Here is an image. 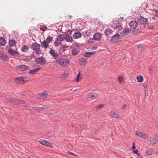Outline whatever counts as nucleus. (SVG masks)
I'll use <instances>...</instances> for the list:
<instances>
[{
    "label": "nucleus",
    "instance_id": "obj_42",
    "mask_svg": "<svg viewBox=\"0 0 158 158\" xmlns=\"http://www.w3.org/2000/svg\"><path fill=\"white\" fill-rule=\"evenodd\" d=\"M25 101H24L21 100L17 99V104H21L24 103Z\"/></svg>",
    "mask_w": 158,
    "mask_h": 158
},
{
    "label": "nucleus",
    "instance_id": "obj_34",
    "mask_svg": "<svg viewBox=\"0 0 158 158\" xmlns=\"http://www.w3.org/2000/svg\"><path fill=\"white\" fill-rule=\"evenodd\" d=\"M89 96L93 99L98 98L99 97V95L95 94H91L89 95Z\"/></svg>",
    "mask_w": 158,
    "mask_h": 158
},
{
    "label": "nucleus",
    "instance_id": "obj_15",
    "mask_svg": "<svg viewBox=\"0 0 158 158\" xmlns=\"http://www.w3.org/2000/svg\"><path fill=\"white\" fill-rule=\"evenodd\" d=\"M120 37V35L118 34L114 35L111 39V41L112 43L115 42L118 40Z\"/></svg>",
    "mask_w": 158,
    "mask_h": 158
},
{
    "label": "nucleus",
    "instance_id": "obj_57",
    "mask_svg": "<svg viewBox=\"0 0 158 158\" xmlns=\"http://www.w3.org/2000/svg\"><path fill=\"white\" fill-rule=\"evenodd\" d=\"M152 19L154 20H155L156 19H155V17H152Z\"/></svg>",
    "mask_w": 158,
    "mask_h": 158
},
{
    "label": "nucleus",
    "instance_id": "obj_40",
    "mask_svg": "<svg viewBox=\"0 0 158 158\" xmlns=\"http://www.w3.org/2000/svg\"><path fill=\"white\" fill-rule=\"evenodd\" d=\"M48 109V107L47 106H44L43 107H40L39 108V111H41L42 110H46Z\"/></svg>",
    "mask_w": 158,
    "mask_h": 158
},
{
    "label": "nucleus",
    "instance_id": "obj_44",
    "mask_svg": "<svg viewBox=\"0 0 158 158\" xmlns=\"http://www.w3.org/2000/svg\"><path fill=\"white\" fill-rule=\"evenodd\" d=\"M67 153L68 154L71 155V156H77L76 155H75V154H74V153H73L72 152H71L68 151L67 152Z\"/></svg>",
    "mask_w": 158,
    "mask_h": 158
},
{
    "label": "nucleus",
    "instance_id": "obj_12",
    "mask_svg": "<svg viewBox=\"0 0 158 158\" xmlns=\"http://www.w3.org/2000/svg\"><path fill=\"white\" fill-rule=\"evenodd\" d=\"M17 99L14 98H10L7 99L6 102L9 104H17Z\"/></svg>",
    "mask_w": 158,
    "mask_h": 158
},
{
    "label": "nucleus",
    "instance_id": "obj_62",
    "mask_svg": "<svg viewBox=\"0 0 158 158\" xmlns=\"http://www.w3.org/2000/svg\"><path fill=\"white\" fill-rule=\"evenodd\" d=\"M97 48V47H95V49H96Z\"/></svg>",
    "mask_w": 158,
    "mask_h": 158
},
{
    "label": "nucleus",
    "instance_id": "obj_29",
    "mask_svg": "<svg viewBox=\"0 0 158 158\" xmlns=\"http://www.w3.org/2000/svg\"><path fill=\"white\" fill-rule=\"evenodd\" d=\"M29 47L27 45L23 46L21 48V51L25 52H27L29 50Z\"/></svg>",
    "mask_w": 158,
    "mask_h": 158
},
{
    "label": "nucleus",
    "instance_id": "obj_25",
    "mask_svg": "<svg viewBox=\"0 0 158 158\" xmlns=\"http://www.w3.org/2000/svg\"><path fill=\"white\" fill-rule=\"evenodd\" d=\"M65 39V36L63 34L59 35L57 38V40L58 41L61 42L63 41Z\"/></svg>",
    "mask_w": 158,
    "mask_h": 158
},
{
    "label": "nucleus",
    "instance_id": "obj_6",
    "mask_svg": "<svg viewBox=\"0 0 158 158\" xmlns=\"http://www.w3.org/2000/svg\"><path fill=\"white\" fill-rule=\"evenodd\" d=\"M30 68L29 66L24 64L20 65L16 67L17 70L21 71H27L29 70Z\"/></svg>",
    "mask_w": 158,
    "mask_h": 158
},
{
    "label": "nucleus",
    "instance_id": "obj_7",
    "mask_svg": "<svg viewBox=\"0 0 158 158\" xmlns=\"http://www.w3.org/2000/svg\"><path fill=\"white\" fill-rule=\"evenodd\" d=\"M135 135L137 136H139L145 139L148 138L149 136L146 133L141 132L137 131L135 133Z\"/></svg>",
    "mask_w": 158,
    "mask_h": 158
},
{
    "label": "nucleus",
    "instance_id": "obj_64",
    "mask_svg": "<svg viewBox=\"0 0 158 158\" xmlns=\"http://www.w3.org/2000/svg\"><path fill=\"white\" fill-rule=\"evenodd\" d=\"M71 17V15H70V17Z\"/></svg>",
    "mask_w": 158,
    "mask_h": 158
},
{
    "label": "nucleus",
    "instance_id": "obj_22",
    "mask_svg": "<svg viewBox=\"0 0 158 158\" xmlns=\"http://www.w3.org/2000/svg\"><path fill=\"white\" fill-rule=\"evenodd\" d=\"M0 60L5 61H8L9 60V58L6 55L4 54H0Z\"/></svg>",
    "mask_w": 158,
    "mask_h": 158
},
{
    "label": "nucleus",
    "instance_id": "obj_49",
    "mask_svg": "<svg viewBox=\"0 0 158 158\" xmlns=\"http://www.w3.org/2000/svg\"><path fill=\"white\" fill-rule=\"evenodd\" d=\"M39 107H32V109L34 111L36 110L37 111H39Z\"/></svg>",
    "mask_w": 158,
    "mask_h": 158
},
{
    "label": "nucleus",
    "instance_id": "obj_2",
    "mask_svg": "<svg viewBox=\"0 0 158 158\" xmlns=\"http://www.w3.org/2000/svg\"><path fill=\"white\" fill-rule=\"evenodd\" d=\"M40 45L37 42L33 43L31 45V48L32 50H35V53L38 56H39L41 52V50L40 48Z\"/></svg>",
    "mask_w": 158,
    "mask_h": 158
},
{
    "label": "nucleus",
    "instance_id": "obj_53",
    "mask_svg": "<svg viewBox=\"0 0 158 158\" xmlns=\"http://www.w3.org/2000/svg\"><path fill=\"white\" fill-rule=\"evenodd\" d=\"M135 142H134L133 143V146L132 147V149H133V150H134L135 148Z\"/></svg>",
    "mask_w": 158,
    "mask_h": 158
},
{
    "label": "nucleus",
    "instance_id": "obj_48",
    "mask_svg": "<svg viewBox=\"0 0 158 158\" xmlns=\"http://www.w3.org/2000/svg\"><path fill=\"white\" fill-rule=\"evenodd\" d=\"M143 86L145 90L147 91L148 90V88L147 87V84L145 83L143 84Z\"/></svg>",
    "mask_w": 158,
    "mask_h": 158
},
{
    "label": "nucleus",
    "instance_id": "obj_63",
    "mask_svg": "<svg viewBox=\"0 0 158 158\" xmlns=\"http://www.w3.org/2000/svg\"><path fill=\"white\" fill-rule=\"evenodd\" d=\"M130 158H133V157H131Z\"/></svg>",
    "mask_w": 158,
    "mask_h": 158
},
{
    "label": "nucleus",
    "instance_id": "obj_31",
    "mask_svg": "<svg viewBox=\"0 0 158 158\" xmlns=\"http://www.w3.org/2000/svg\"><path fill=\"white\" fill-rule=\"evenodd\" d=\"M113 31L110 29L107 28L106 29L105 32V34L107 36L113 34Z\"/></svg>",
    "mask_w": 158,
    "mask_h": 158
},
{
    "label": "nucleus",
    "instance_id": "obj_37",
    "mask_svg": "<svg viewBox=\"0 0 158 158\" xmlns=\"http://www.w3.org/2000/svg\"><path fill=\"white\" fill-rule=\"evenodd\" d=\"M53 40V37L52 36H48L46 39V41L48 43H50Z\"/></svg>",
    "mask_w": 158,
    "mask_h": 158
},
{
    "label": "nucleus",
    "instance_id": "obj_47",
    "mask_svg": "<svg viewBox=\"0 0 158 158\" xmlns=\"http://www.w3.org/2000/svg\"><path fill=\"white\" fill-rule=\"evenodd\" d=\"M144 46L143 45H141L138 47V49L140 51H141L142 50Z\"/></svg>",
    "mask_w": 158,
    "mask_h": 158
},
{
    "label": "nucleus",
    "instance_id": "obj_58",
    "mask_svg": "<svg viewBox=\"0 0 158 158\" xmlns=\"http://www.w3.org/2000/svg\"><path fill=\"white\" fill-rule=\"evenodd\" d=\"M138 156H139V158H142L141 156H140V155H139Z\"/></svg>",
    "mask_w": 158,
    "mask_h": 158
},
{
    "label": "nucleus",
    "instance_id": "obj_36",
    "mask_svg": "<svg viewBox=\"0 0 158 158\" xmlns=\"http://www.w3.org/2000/svg\"><path fill=\"white\" fill-rule=\"evenodd\" d=\"M84 37L85 38H88L90 35V32L88 30L84 32L83 33Z\"/></svg>",
    "mask_w": 158,
    "mask_h": 158
},
{
    "label": "nucleus",
    "instance_id": "obj_51",
    "mask_svg": "<svg viewBox=\"0 0 158 158\" xmlns=\"http://www.w3.org/2000/svg\"><path fill=\"white\" fill-rule=\"evenodd\" d=\"M133 152L134 153L137 154L138 155H139V154L138 153V151L137 149H136L135 150H133Z\"/></svg>",
    "mask_w": 158,
    "mask_h": 158
},
{
    "label": "nucleus",
    "instance_id": "obj_20",
    "mask_svg": "<svg viewBox=\"0 0 158 158\" xmlns=\"http://www.w3.org/2000/svg\"><path fill=\"white\" fill-rule=\"evenodd\" d=\"M70 73L68 70H65L64 71L63 74L61 75V78L64 79L66 78L69 75Z\"/></svg>",
    "mask_w": 158,
    "mask_h": 158
},
{
    "label": "nucleus",
    "instance_id": "obj_17",
    "mask_svg": "<svg viewBox=\"0 0 158 158\" xmlns=\"http://www.w3.org/2000/svg\"><path fill=\"white\" fill-rule=\"evenodd\" d=\"M87 61V59L84 57L81 58L79 60L80 64L83 66L85 65L86 64Z\"/></svg>",
    "mask_w": 158,
    "mask_h": 158
},
{
    "label": "nucleus",
    "instance_id": "obj_50",
    "mask_svg": "<svg viewBox=\"0 0 158 158\" xmlns=\"http://www.w3.org/2000/svg\"><path fill=\"white\" fill-rule=\"evenodd\" d=\"M118 81L120 83H121V82H123V79L122 78V77H119L118 78Z\"/></svg>",
    "mask_w": 158,
    "mask_h": 158
},
{
    "label": "nucleus",
    "instance_id": "obj_4",
    "mask_svg": "<svg viewBox=\"0 0 158 158\" xmlns=\"http://www.w3.org/2000/svg\"><path fill=\"white\" fill-rule=\"evenodd\" d=\"M80 50V47L77 44L73 45L72 49L71 54L73 56L77 55L79 53Z\"/></svg>",
    "mask_w": 158,
    "mask_h": 158
},
{
    "label": "nucleus",
    "instance_id": "obj_10",
    "mask_svg": "<svg viewBox=\"0 0 158 158\" xmlns=\"http://www.w3.org/2000/svg\"><path fill=\"white\" fill-rule=\"evenodd\" d=\"M129 25L131 28L135 29L137 28L138 24L136 21H132L129 23Z\"/></svg>",
    "mask_w": 158,
    "mask_h": 158
},
{
    "label": "nucleus",
    "instance_id": "obj_33",
    "mask_svg": "<svg viewBox=\"0 0 158 158\" xmlns=\"http://www.w3.org/2000/svg\"><path fill=\"white\" fill-rule=\"evenodd\" d=\"M154 153V150L153 149H149L146 152V155L148 156L151 155Z\"/></svg>",
    "mask_w": 158,
    "mask_h": 158
},
{
    "label": "nucleus",
    "instance_id": "obj_8",
    "mask_svg": "<svg viewBox=\"0 0 158 158\" xmlns=\"http://www.w3.org/2000/svg\"><path fill=\"white\" fill-rule=\"evenodd\" d=\"M39 142L41 144L45 146L48 147H52V143L44 139L40 140Z\"/></svg>",
    "mask_w": 158,
    "mask_h": 158
},
{
    "label": "nucleus",
    "instance_id": "obj_9",
    "mask_svg": "<svg viewBox=\"0 0 158 158\" xmlns=\"http://www.w3.org/2000/svg\"><path fill=\"white\" fill-rule=\"evenodd\" d=\"M131 31V30L130 29L126 28L120 34V35L121 36H125L129 34Z\"/></svg>",
    "mask_w": 158,
    "mask_h": 158
},
{
    "label": "nucleus",
    "instance_id": "obj_19",
    "mask_svg": "<svg viewBox=\"0 0 158 158\" xmlns=\"http://www.w3.org/2000/svg\"><path fill=\"white\" fill-rule=\"evenodd\" d=\"M114 29L119 30L123 29V24L120 22H118L116 23L114 26Z\"/></svg>",
    "mask_w": 158,
    "mask_h": 158
},
{
    "label": "nucleus",
    "instance_id": "obj_45",
    "mask_svg": "<svg viewBox=\"0 0 158 158\" xmlns=\"http://www.w3.org/2000/svg\"><path fill=\"white\" fill-rule=\"evenodd\" d=\"M60 44L61 42H58L57 41H55L54 42V45L56 47L58 46Z\"/></svg>",
    "mask_w": 158,
    "mask_h": 158
},
{
    "label": "nucleus",
    "instance_id": "obj_56",
    "mask_svg": "<svg viewBox=\"0 0 158 158\" xmlns=\"http://www.w3.org/2000/svg\"><path fill=\"white\" fill-rule=\"evenodd\" d=\"M24 106L25 107H28V108L30 107V106H28L27 105H24Z\"/></svg>",
    "mask_w": 158,
    "mask_h": 158
},
{
    "label": "nucleus",
    "instance_id": "obj_28",
    "mask_svg": "<svg viewBox=\"0 0 158 158\" xmlns=\"http://www.w3.org/2000/svg\"><path fill=\"white\" fill-rule=\"evenodd\" d=\"M156 138H155L154 136H153V137H150V143L151 145L155 144L156 143L157 139H156Z\"/></svg>",
    "mask_w": 158,
    "mask_h": 158
},
{
    "label": "nucleus",
    "instance_id": "obj_13",
    "mask_svg": "<svg viewBox=\"0 0 158 158\" xmlns=\"http://www.w3.org/2000/svg\"><path fill=\"white\" fill-rule=\"evenodd\" d=\"M8 52L10 55L15 56H17L18 55H19L17 51H15V50L12 49L9 50Z\"/></svg>",
    "mask_w": 158,
    "mask_h": 158
},
{
    "label": "nucleus",
    "instance_id": "obj_32",
    "mask_svg": "<svg viewBox=\"0 0 158 158\" xmlns=\"http://www.w3.org/2000/svg\"><path fill=\"white\" fill-rule=\"evenodd\" d=\"M6 43L5 39L2 37H0V46H4Z\"/></svg>",
    "mask_w": 158,
    "mask_h": 158
},
{
    "label": "nucleus",
    "instance_id": "obj_35",
    "mask_svg": "<svg viewBox=\"0 0 158 158\" xmlns=\"http://www.w3.org/2000/svg\"><path fill=\"white\" fill-rule=\"evenodd\" d=\"M9 45L10 46L12 47L15 45L16 41L15 40H10L9 42Z\"/></svg>",
    "mask_w": 158,
    "mask_h": 158
},
{
    "label": "nucleus",
    "instance_id": "obj_14",
    "mask_svg": "<svg viewBox=\"0 0 158 158\" xmlns=\"http://www.w3.org/2000/svg\"><path fill=\"white\" fill-rule=\"evenodd\" d=\"M50 54L52 56V58L54 59H56L58 57V54L57 52H56L53 50L51 49L49 52Z\"/></svg>",
    "mask_w": 158,
    "mask_h": 158
},
{
    "label": "nucleus",
    "instance_id": "obj_1",
    "mask_svg": "<svg viewBox=\"0 0 158 158\" xmlns=\"http://www.w3.org/2000/svg\"><path fill=\"white\" fill-rule=\"evenodd\" d=\"M56 62L60 66L64 68H67L69 65L70 61L67 59L60 58L57 59Z\"/></svg>",
    "mask_w": 158,
    "mask_h": 158
},
{
    "label": "nucleus",
    "instance_id": "obj_54",
    "mask_svg": "<svg viewBox=\"0 0 158 158\" xmlns=\"http://www.w3.org/2000/svg\"><path fill=\"white\" fill-rule=\"evenodd\" d=\"M24 60L26 61H27L29 60V58H25Z\"/></svg>",
    "mask_w": 158,
    "mask_h": 158
},
{
    "label": "nucleus",
    "instance_id": "obj_59",
    "mask_svg": "<svg viewBox=\"0 0 158 158\" xmlns=\"http://www.w3.org/2000/svg\"><path fill=\"white\" fill-rule=\"evenodd\" d=\"M88 43H91V42L90 41H89V40H88Z\"/></svg>",
    "mask_w": 158,
    "mask_h": 158
},
{
    "label": "nucleus",
    "instance_id": "obj_39",
    "mask_svg": "<svg viewBox=\"0 0 158 158\" xmlns=\"http://www.w3.org/2000/svg\"><path fill=\"white\" fill-rule=\"evenodd\" d=\"M40 29L42 31H44L47 29V27L46 25H43L40 28Z\"/></svg>",
    "mask_w": 158,
    "mask_h": 158
},
{
    "label": "nucleus",
    "instance_id": "obj_41",
    "mask_svg": "<svg viewBox=\"0 0 158 158\" xmlns=\"http://www.w3.org/2000/svg\"><path fill=\"white\" fill-rule=\"evenodd\" d=\"M67 42H70L72 41L73 40L71 37H66L65 36V39H64Z\"/></svg>",
    "mask_w": 158,
    "mask_h": 158
},
{
    "label": "nucleus",
    "instance_id": "obj_16",
    "mask_svg": "<svg viewBox=\"0 0 158 158\" xmlns=\"http://www.w3.org/2000/svg\"><path fill=\"white\" fill-rule=\"evenodd\" d=\"M110 114L111 115V116L112 118L117 119L120 118V117L119 114L112 110L110 111Z\"/></svg>",
    "mask_w": 158,
    "mask_h": 158
},
{
    "label": "nucleus",
    "instance_id": "obj_61",
    "mask_svg": "<svg viewBox=\"0 0 158 158\" xmlns=\"http://www.w3.org/2000/svg\"><path fill=\"white\" fill-rule=\"evenodd\" d=\"M72 126L73 127H74V124H73L72 125Z\"/></svg>",
    "mask_w": 158,
    "mask_h": 158
},
{
    "label": "nucleus",
    "instance_id": "obj_23",
    "mask_svg": "<svg viewBox=\"0 0 158 158\" xmlns=\"http://www.w3.org/2000/svg\"><path fill=\"white\" fill-rule=\"evenodd\" d=\"M101 37L102 35L100 34L96 33L93 36V39L94 40H100Z\"/></svg>",
    "mask_w": 158,
    "mask_h": 158
},
{
    "label": "nucleus",
    "instance_id": "obj_27",
    "mask_svg": "<svg viewBox=\"0 0 158 158\" xmlns=\"http://www.w3.org/2000/svg\"><path fill=\"white\" fill-rule=\"evenodd\" d=\"M49 46L48 44L46 41V40H44L41 43V46L42 48L46 49Z\"/></svg>",
    "mask_w": 158,
    "mask_h": 158
},
{
    "label": "nucleus",
    "instance_id": "obj_24",
    "mask_svg": "<svg viewBox=\"0 0 158 158\" xmlns=\"http://www.w3.org/2000/svg\"><path fill=\"white\" fill-rule=\"evenodd\" d=\"M81 36V33L79 31H77L73 34V38L74 39H77L80 37Z\"/></svg>",
    "mask_w": 158,
    "mask_h": 158
},
{
    "label": "nucleus",
    "instance_id": "obj_30",
    "mask_svg": "<svg viewBox=\"0 0 158 158\" xmlns=\"http://www.w3.org/2000/svg\"><path fill=\"white\" fill-rule=\"evenodd\" d=\"M68 46H66L65 45H63L61 47H60V52L62 53L64 52L65 51L67 50L68 49Z\"/></svg>",
    "mask_w": 158,
    "mask_h": 158
},
{
    "label": "nucleus",
    "instance_id": "obj_52",
    "mask_svg": "<svg viewBox=\"0 0 158 158\" xmlns=\"http://www.w3.org/2000/svg\"><path fill=\"white\" fill-rule=\"evenodd\" d=\"M126 107V105L125 104H124L123 106L121 107V109L122 110H124L125 108Z\"/></svg>",
    "mask_w": 158,
    "mask_h": 158
},
{
    "label": "nucleus",
    "instance_id": "obj_46",
    "mask_svg": "<svg viewBox=\"0 0 158 158\" xmlns=\"http://www.w3.org/2000/svg\"><path fill=\"white\" fill-rule=\"evenodd\" d=\"M104 106V105L103 104H100L96 108L97 110H98L99 109L103 107Z\"/></svg>",
    "mask_w": 158,
    "mask_h": 158
},
{
    "label": "nucleus",
    "instance_id": "obj_38",
    "mask_svg": "<svg viewBox=\"0 0 158 158\" xmlns=\"http://www.w3.org/2000/svg\"><path fill=\"white\" fill-rule=\"evenodd\" d=\"M137 81L139 82H142L143 80V77L141 75H139L137 77Z\"/></svg>",
    "mask_w": 158,
    "mask_h": 158
},
{
    "label": "nucleus",
    "instance_id": "obj_18",
    "mask_svg": "<svg viewBox=\"0 0 158 158\" xmlns=\"http://www.w3.org/2000/svg\"><path fill=\"white\" fill-rule=\"evenodd\" d=\"M48 96V94L44 93L39 94L37 96V97L39 99H43L46 98Z\"/></svg>",
    "mask_w": 158,
    "mask_h": 158
},
{
    "label": "nucleus",
    "instance_id": "obj_55",
    "mask_svg": "<svg viewBox=\"0 0 158 158\" xmlns=\"http://www.w3.org/2000/svg\"><path fill=\"white\" fill-rule=\"evenodd\" d=\"M149 71L151 72H152V68H149Z\"/></svg>",
    "mask_w": 158,
    "mask_h": 158
},
{
    "label": "nucleus",
    "instance_id": "obj_26",
    "mask_svg": "<svg viewBox=\"0 0 158 158\" xmlns=\"http://www.w3.org/2000/svg\"><path fill=\"white\" fill-rule=\"evenodd\" d=\"M95 52H85L83 54V56L84 57H89L91 56L94 54Z\"/></svg>",
    "mask_w": 158,
    "mask_h": 158
},
{
    "label": "nucleus",
    "instance_id": "obj_11",
    "mask_svg": "<svg viewBox=\"0 0 158 158\" xmlns=\"http://www.w3.org/2000/svg\"><path fill=\"white\" fill-rule=\"evenodd\" d=\"M139 22L141 24H145L148 22V19L147 18H144L142 16H140L138 19Z\"/></svg>",
    "mask_w": 158,
    "mask_h": 158
},
{
    "label": "nucleus",
    "instance_id": "obj_60",
    "mask_svg": "<svg viewBox=\"0 0 158 158\" xmlns=\"http://www.w3.org/2000/svg\"><path fill=\"white\" fill-rule=\"evenodd\" d=\"M69 32L70 33V34H71V33L72 32V30H70L69 31Z\"/></svg>",
    "mask_w": 158,
    "mask_h": 158
},
{
    "label": "nucleus",
    "instance_id": "obj_43",
    "mask_svg": "<svg viewBox=\"0 0 158 158\" xmlns=\"http://www.w3.org/2000/svg\"><path fill=\"white\" fill-rule=\"evenodd\" d=\"M80 73H79L77 75V77L75 79V81H76L77 82H78L79 81V78H81L80 77Z\"/></svg>",
    "mask_w": 158,
    "mask_h": 158
},
{
    "label": "nucleus",
    "instance_id": "obj_3",
    "mask_svg": "<svg viewBox=\"0 0 158 158\" xmlns=\"http://www.w3.org/2000/svg\"><path fill=\"white\" fill-rule=\"evenodd\" d=\"M29 78L25 76H23L15 78V82L18 84H25L28 80Z\"/></svg>",
    "mask_w": 158,
    "mask_h": 158
},
{
    "label": "nucleus",
    "instance_id": "obj_21",
    "mask_svg": "<svg viewBox=\"0 0 158 158\" xmlns=\"http://www.w3.org/2000/svg\"><path fill=\"white\" fill-rule=\"evenodd\" d=\"M40 69L41 68L39 67L34 69H30L29 72V73L31 74H33L37 73L38 71H39Z\"/></svg>",
    "mask_w": 158,
    "mask_h": 158
},
{
    "label": "nucleus",
    "instance_id": "obj_5",
    "mask_svg": "<svg viewBox=\"0 0 158 158\" xmlns=\"http://www.w3.org/2000/svg\"><path fill=\"white\" fill-rule=\"evenodd\" d=\"M35 61L37 64L41 65L45 64L46 62V59L43 57L36 58Z\"/></svg>",
    "mask_w": 158,
    "mask_h": 158
}]
</instances>
